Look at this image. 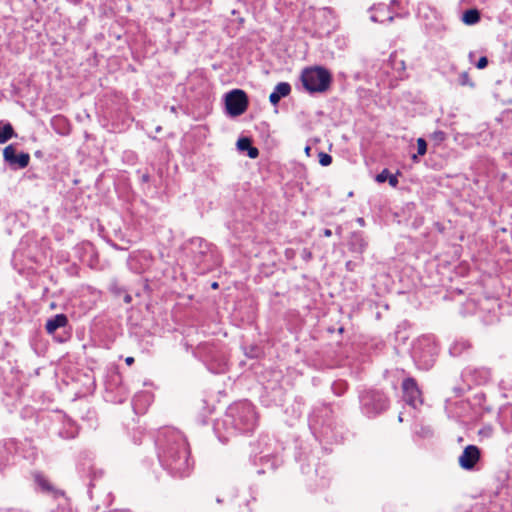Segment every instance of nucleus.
Listing matches in <instances>:
<instances>
[{"label": "nucleus", "mask_w": 512, "mask_h": 512, "mask_svg": "<svg viewBox=\"0 0 512 512\" xmlns=\"http://www.w3.org/2000/svg\"><path fill=\"white\" fill-rule=\"evenodd\" d=\"M157 457L160 465L171 476L184 478L190 475L193 464L186 437L172 427L161 428L155 438Z\"/></svg>", "instance_id": "obj_1"}, {"label": "nucleus", "mask_w": 512, "mask_h": 512, "mask_svg": "<svg viewBox=\"0 0 512 512\" xmlns=\"http://www.w3.org/2000/svg\"><path fill=\"white\" fill-rule=\"evenodd\" d=\"M257 425V413L254 405L247 401H239L231 404L222 419L214 424V432L219 441L227 443L229 438L237 435L249 433Z\"/></svg>", "instance_id": "obj_2"}, {"label": "nucleus", "mask_w": 512, "mask_h": 512, "mask_svg": "<svg viewBox=\"0 0 512 512\" xmlns=\"http://www.w3.org/2000/svg\"><path fill=\"white\" fill-rule=\"evenodd\" d=\"M189 251L200 274L213 270L221 263L217 248L201 237L190 239Z\"/></svg>", "instance_id": "obj_3"}, {"label": "nucleus", "mask_w": 512, "mask_h": 512, "mask_svg": "<svg viewBox=\"0 0 512 512\" xmlns=\"http://www.w3.org/2000/svg\"><path fill=\"white\" fill-rule=\"evenodd\" d=\"M359 408L367 418H376L390 407L388 395L381 389L365 388L358 393Z\"/></svg>", "instance_id": "obj_4"}, {"label": "nucleus", "mask_w": 512, "mask_h": 512, "mask_svg": "<svg viewBox=\"0 0 512 512\" xmlns=\"http://www.w3.org/2000/svg\"><path fill=\"white\" fill-rule=\"evenodd\" d=\"M193 354L214 374H222L227 370V357L223 347L218 343H200Z\"/></svg>", "instance_id": "obj_5"}, {"label": "nucleus", "mask_w": 512, "mask_h": 512, "mask_svg": "<svg viewBox=\"0 0 512 512\" xmlns=\"http://www.w3.org/2000/svg\"><path fill=\"white\" fill-rule=\"evenodd\" d=\"M301 82L310 94L324 93L331 86L332 74L322 66L308 67L302 71Z\"/></svg>", "instance_id": "obj_6"}, {"label": "nucleus", "mask_w": 512, "mask_h": 512, "mask_svg": "<svg viewBox=\"0 0 512 512\" xmlns=\"http://www.w3.org/2000/svg\"><path fill=\"white\" fill-rule=\"evenodd\" d=\"M438 356V347L428 337L419 339L412 348V358L416 366L421 370H429L433 367Z\"/></svg>", "instance_id": "obj_7"}, {"label": "nucleus", "mask_w": 512, "mask_h": 512, "mask_svg": "<svg viewBox=\"0 0 512 512\" xmlns=\"http://www.w3.org/2000/svg\"><path fill=\"white\" fill-rule=\"evenodd\" d=\"M249 100L246 92L241 89H233L225 95V108L227 115L237 117L248 108Z\"/></svg>", "instance_id": "obj_8"}, {"label": "nucleus", "mask_w": 512, "mask_h": 512, "mask_svg": "<svg viewBox=\"0 0 512 512\" xmlns=\"http://www.w3.org/2000/svg\"><path fill=\"white\" fill-rule=\"evenodd\" d=\"M402 390L404 401L408 405L417 408L423 404L422 392L414 378H405L402 382Z\"/></svg>", "instance_id": "obj_9"}, {"label": "nucleus", "mask_w": 512, "mask_h": 512, "mask_svg": "<svg viewBox=\"0 0 512 512\" xmlns=\"http://www.w3.org/2000/svg\"><path fill=\"white\" fill-rule=\"evenodd\" d=\"M69 324V320L66 314L60 313L52 316L46 321L45 329L46 332L54 336V339L60 343L65 342L69 337V333L64 332L56 335V332L60 329H65Z\"/></svg>", "instance_id": "obj_10"}, {"label": "nucleus", "mask_w": 512, "mask_h": 512, "mask_svg": "<svg viewBox=\"0 0 512 512\" xmlns=\"http://www.w3.org/2000/svg\"><path fill=\"white\" fill-rule=\"evenodd\" d=\"M3 158L11 169H24L29 165L30 155L26 152L17 153L14 145L10 144L3 150Z\"/></svg>", "instance_id": "obj_11"}, {"label": "nucleus", "mask_w": 512, "mask_h": 512, "mask_svg": "<svg viewBox=\"0 0 512 512\" xmlns=\"http://www.w3.org/2000/svg\"><path fill=\"white\" fill-rule=\"evenodd\" d=\"M481 451L476 445H468L464 448L462 454L459 456V465L462 469L470 471L473 470L476 464L480 461Z\"/></svg>", "instance_id": "obj_12"}, {"label": "nucleus", "mask_w": 512, "mask_h": 512, "mask_svg": "<svg viewBox=\"0 0 512 512\" xmlns=\"http://www.w3.org/2000/svg\"><path fill=\"white\" fill-rule=\"evenodd\" d=\"M332 413V409L329 405L323 404L319 408H315L309 417L310 425L313 426H321V427H330L331 419L330 415Z\"/></svg>", "instance_id": "obj_13"}, {"label": "nucleus", "mask_w": 512, "mask_h": 512, "mask_svg": "<svg viewBox=\"0 0 512 512\" xmlns=\"http://www.w3.org/2000/svg\"><path fill=\"white\" fill-rule=\"evenodd\" d=\"M464 376L470 377L476 385H482L490 380L491 371L486 367H467Z\"/></svg>", "instance_id": "obj_14"}, {"label": "nucleus", "mask_w": 512, "mask_h": 512, "mask_svg": "<svg viewBox=\"0 0 512 512\" xmlns=\"http://www.w3.org/2000/svg\"><path fill=\"white\" fill-rule=\"evenodd\" d=\"M349 250L353 253L362 256L368 247V241L361 231H354L351 233L348 241Z\"/></svg>", "instance_id": "obj_15"}, {"label": "nucleus", "mask_w": 512, "mask_h": 512, "mask_svg": "<svg viewBox=\"0 0 512 512\" xmlns=\"http://www.w3.org/2000/svg\"><path fill=\"white\" fill-rule=\"evenodd\" d=\"M269 441H270V439H269L268 436H262L258 440V443L260 445L261 444L265 445V448H263L262 450L259 451L260 461L263 464H265V463L269 464L270 463V467L271 468H276L279 465V463L281 462V460L278 457V455H275L272 452H270V449L268 448V442Z\"/></svg>", "instance_id": "obj_16"}, {"label": "nucleus", "mask_w": 512, "mask_h": 512, "mask_svg": "<svg viewBox=\"0 0 512 512\" xmlns=\"http://www.w3.org/2000/svg\"><path fill=\"white\" fill-rule=\"evenodd\" d=\"M291 92V85L288 82H279L273 89L269 96V101L272 105H277L279 101L287 97Z\"/></svg>", "instance_id": "obj_17"}, {"label": "nucleus", "mask_w": 512, "mask_h": 512, "mask_svg": "<svg viewBox=\"0 0 512 512\" xmlns=\"http://www.w3.org/2000/svg\"><path fill=\"white\" fill-rule=\"evenodd\" d=\"M236 146L240 152H247L248 157L251 159H255L259 156L258 148L252 145V140L248 137L239 138Z\"/></svg>", "instance_id": "obj_18"}, {"label": "nucleus", "mask_w": 512, "mask_h": 512, "mask_svg": "<svg viewBox=\"0 0 512 512\" xmlns=\"http://www.w3.org/2000/svg\"><path fill=\"white\" fill-rule=\"evenodd\" d=\"M35 484L37 487L43 492L47 494L57 495L58 490H56L50 481L42 474L37 473L34 476Z\"/></svg>", "instance_id": "obj_19"}, {"label": "nucleus", "mask_w": 512, "mask_h": 512, "mask_svg": "<svg viewBox=\"0 0 512 512\" xmlns=\"http://www.w3.org/2000/svg\"><path fill=\"white\" fill-rule=\"evenodd\" d=\"M51 125L56 133L59 135L69 134V124L67 119L62 115H56L51 120Z\"/></svg>", "instance_id": "obj_20"}, {"label": "nucleus", "mask_w": 512, "mask_h": 512, "mask_svg": "<svg viewBox=\"0 0 512 512\" xmlns=\"http://www.w3.org/2000/svg\"><path fill=\"white\" fill-rule=\"evenodd\" d=\"M501 424L506 432L512 431V405L507 404L499 411Z\"/></svg>", "instance_id": "obj_21"}, {"label": "nucleus", "mask_w": 512, "mask_h": 512, "mask_svg": "<svg viewBox=\"0 0 512 512\" xmlns=\"http://www.w3.org/2000/svg\"><path fill=\"white\" fill-rule=\"evenodd\" d=\"M471 348V343L465 339H459L453 342V344L449 348V353L458 357L462 355L465 351H468Z\"/></svg>", "instance_id": "obj_22"}, {"label": "nucleus", "mask_w": 512, "mask_h": 512, "mask_svg": "<svg viewBox=\"0 0 512 512\" xmlns=\"http://www.w3.org/2000/svg\"><path fill=\"white\" fill-rule=\"evenodd\" d=\"M13 126L9 122L0 121V144H4L11 138L16 137Z\"/></svg>", "instance_id": "obj_23"}, {"label": "nucleus", "mask_w": 512, "mask_h": 512, "mask_svg": "<svg viewBox=\"0 0 512 512\" xmlns=\"http://www.w3.org/2000/svg\"><path fill=\"white\" fill-rule=\"evenodd\" d=\"M398 174L399 172H397L396 174H391L390 171L387 168H385L379 174H377L376 181L378 183H384L385 181L388 180L389 185L395 188L399 183L397 177Z\"/></svg>", "instance_id": "obj_24"}, {"label": "nucleus", "mask_w": 512, "mask_h": 512, "mask_svg": "<svg viewBox=\"0 0 512 512\" xmlns=\"http://www.w3.org/2000/svg\"><path fill=\"white\" fill-rule=\"evenodd\" d=\"M13 458L14 455L9 448L0 446V472L11 464Z\"/></svg>", "instance_id": "obj_25"}, {"label": "nucleus", "mask_w": 512, "mask_h": 512, "mask_svg": "<svg viewBox=\"0 0 512 512\" xmlns=\"http://www.w3.org/2000/svg\"><path fill=\"white\" fill-rule=\"evenodd\" d=\"M480 19H481V14H480L479 10H477L475 8L466 10L462 15V21L466 25H474V24L478 23L480 21Z\"/></svg>", "instance_id": "obj_26"}, {"label": "nucleus", "mask_w": 512, "mask_h": 512, "mask_svg": "<svg viewBox=\"0 0 512 512\" xmlns=\"http://www.w3.org/2000/svg\"><path fill=\"white\" fill-rule=\"evenodd\" d=\"M473 403L479 406L485 413H490L493 410L492 406L486 405V394L483 392L476 393L473 396Z\"/></svg>", "instance_id": "obj_27"}, {"label": "nucleus", "mask_w": 512, "mask_h": 512, "mask_svg": "<svg viewBox=\"0 0 512 512\" xmlns=\"http://www.w3.org/2000/svg\"><path fill=\"white\" fill-rule=\"evenodd\" d=\"M108 291L115 297H121L125 293L126 288L117 279H111L108 284Z\"/></svg>", "instance_id": "obj_28"}, {"label": "nucleus", "mask_w": 512, "mask_h": 512, "mask_svg": "<svg viewBox=\"0 0 512 512\" xmlns=\"http://www.w3.org/2000/svg\"><path fill=\"white\" fill-rule=\"evenodd\" d=\"M78 434L77 428L69 424L67 427H63L58 431V436L62 439H74Z\"/></svg>", "instance_id": "obj_29"}, {"label": "nucleus", "mask_w": 512, "mask_h": 512, "mask_svg": "<svg viewBox=\"0 0 512 512\" xmlns=\"http://www.w3.org/2000/svg\"><path fill=\"white\" fill-rule=\"evenodd\" d=\"M331 389L336 396H342L348 389V384L345 381H335Z\"/></svg>", "instance_id": "obj_30"}, {"label": "nucleus", "mask_w": 512, "mask_h": 512, "mask_svg": "<svg viewBox=\"0 0 512 512\" xmlns=\"http://www.w3.org/2000/svg\"><path fill=\"white\" fill-rule=\"evenodd\" d=\"M260 348L256 345H250L244 347V353L249 358H257L260 355Z\"/></svg>", "instance_id": "obj_31"}, {"label": "nucleus", "mask_w": 512, "mask_h": 512, "mask_svg": "<svg viewBox=\"0 0 512 512\" xmlns=\"http://www.w3.org/2000/svg\"><path fill=\"white\" fill-rule=\"evenodd\" d=\"M458 81L461 86L474 87V83L471 81L470 76L466 71L460 73Z\"/></svg>", "instance_id": "obj_32"}, {"label": "nucleus", "mask_w": 512, "mask_h": 512, "mask_svg": "<svg viewBox=\"0 0 512 512\" xmlns=\"http://www.w3.org/2000/svg\"><path fill=\"white\" fill-rule=\"evenodd\" d=\"M102 471L101 470H96L93 466L89 467V477H91V481L89 483V493L91 492L90 489L91 487L94 486V483L93 481L97 478H101L102 477Z\"/></svg>", "instance_id": "obj_33"}, {"label": "nucleus", "mask_w": 512, "mask_h": 512, "mask_svg": "<svg viewBox=\"0 0 512 512\" xmlns=\"http://www.w3.org/2000/svg\"><path fill=\"white\" fill-rule=\"evenodd\" d=\"M427 152V143L425 139L418 138L417 139V154L420 156L425 155Z\"/></svg>", "instance_id": "obj_34"}, {"label": "nucleus", "mask_w": 512, "mask_h": 512, "mask_svg": "<svg viewBox=\"0 0 512 512\" xmlns=\"http://www.w3.org/2000/svg\"><path fill=\"white\" fill-rule=\"evenodd\" d=\"M319 163L320 165L326 167V166H329L331 163H332V156L325 153V152H320L319 153Z\"/></svg>", "instance_id": "obj_35"}, {"label": "nucleus", "mask_w": 512, "mask_h": 512, "mask_svg": "<svg viewBox=\"0 0 512 512\" xmlns=\"http://www.w3.org/2000/svg\"><path fill=\"white\" fill-rule=\"evenodd\" d=\"M431 139L436 143H441L446 139V133L442 130H436L431 134Z\"/></svg>", "instance_id": "obj_36"}, {"label": "nucleus", "mask_w": 512, "mask_h": 512, "mask_svg": "<svg viewBox=\"0 0 512 512\" xmlns=\"http://www.w3.org/2000/svg\"><path fill=\"white\" fill-rule=\"evenodd\" d=\"M363 262V257L359 256L358 261L349 260L346 262L345 267L347 271L354 272L356 268Z\"/></svg>", "instance_id": "obj_37"}, {"label": "nucleus", "mask_w": 512, "mask_h": 512, "mask_svg": "<svg viewBox=\"0 0 512 512\" xmlns=\"http://www.w3.org/2000/svg\"><path fill=\"white\" fill-rule=\"evenodd\" d=\"M390 61L395 69L399 71H404L406 69L405 62L403 60L397 61L396 57L391 55Z\"/></svg>", "instance_id": "obj_38"}, {"label": "nucleus", "mask_w": 512, "mask_h": 512, "mask_svg": "<svg viewBox=\"0 0 512 512\" xmlns=\"http://www.w3.org/2000/svg\"><path fill=\"white\" fill-rule=\"evenodd\" d=\"M488 65V58L486 56H482L479 58V60L476 62L475 66L478 69H484Z\"/></svg>", "instance_id": "obj_39"}, {"label": "nucleus", "mask_w": 512, "mask_h": 512, "mask_svg": "<svg viewBox=\"0 0 512 512\" xmlns=\"http://www.w3.org/2000/svg\"><path fill=\"white\" fill-rule=\"evenodd\" d=\"M301 257L305 262H309L313 258V254L309 249L304 248L301 252Z\"/></svg>", "instance_id": "obj_40"}, {"label": "nucleus", "mask_w": 512, "mask_h": 512, "mask_svg": "<svg viewBox=\"0 0 512 512\" xmlns=\"http://www.w3.org/2000/svg\"><path fill=\"white\" fill-rule=\"evenodd\" d=\"M140 180L142 183H148L150 181V175L149 173H143L140 175Z\"/></svg>", "instance_id": "obj_41"}, {"label": "nucleus", "mask_w": 512, "mask_h": 512, "mask_svg": "<svg viewBox=\"0 0 512 512\" xmlns=\"http://www.w3.org/2000/svg\"><path fill=\"white\" fill-rule=\"evenodd\" d=\"M122 296H123V300H124V302H125V303H127V304L131 303V301H132V297H131V295L127 292V290L125 291V293H123V294H122Z\"/></svg>", "instance_id": "obj_42"}, {"label": "nucleus", "mask_w": 512, "mask_h": 512, "mask_svg": "<svg viewBox=\"0 0 512 512\" xmlns=\"http://www.w3.org/2000/svg\"><path fill=\"white\" fill-rule=\"evenodd\" d=\"M453 391L455 392L456 396H462L464 393V389L462 387H454Z\"/></svg>", "instance_id": "obj_43"}, {"label": "nucleus", "mask_w": 512, "mask_h": 512, "mask_svg": "<svg viewBox=\"0 0 512 512\" xmlns=\"http://www.w3.org/2000/svg\"><path fill=\"white\" fill-rule=\"evenodd\" d=\"M322 235L324 237H330L332 235V231L330 229H324L323 232H322Z\"/></svg>", "instance_id": "obj_44"}, {"label": "nucleus", "mask_w": 512, "mask_h": 512, "mask_svg": "<svg viewBox=\"0 0 512 512\" xmlns=\"http://www.w3.org/2000/svg\"><path fill=\"white\" fill-rule=\"evenodd\" d=\"M142 397H146V398H149V395H142ZM141 396H137L136 399L134 400V409H136L137 407V402L140 400Z\"/></svg>", "instance_id": "obj_45"}, {"label": "nucleus", "mask_w": 512, "mask_h": 512, "mask_svg": "<svg viewBox=\"0 0 512 512\" xmlns=\"http://www.w3.org/2000/svg\"><path fill=\"white\" fill-rule=\"evenodd\" d=\"M356 222H357L360 226H365V220H364V218H362V217H358V218L356 219Z\"/></svg>", "instance_id": "obj_46"}, {"label": "nucleus", "mask_w": 512, "mask_h": 512, "mask_svg": "<svg viewBox=\"0 0 512 512\" xmlns=\"http://www.w3.org/2000/svg\"><path fill=\"white\" fill-rule=\"evenodd\" d=\"M106 512H131L129 509H112Z\"/></svg>", "instance_id": "obj_47"}, {"label": "nucleus", "mask_w": 512, "mask_h": 512, "mask_svg": "<svg viewBox=\"0 0 512 512\" xmlns=\"http://www.w3.org/2000/svg\"><path fill=\"white\" fill-rule=\"evenodd\" d=\"M125 362H126L127 365H131L132 363H134V358L133 357H127Z\"/></svg>", "instance_id": "obj_48"}, {"label": "nucleus", "mask_w": 512, "mask_h": 512, "mask_svg": "<svg viewBox=\"0 0 512 512\" xmlns=\"http://www.w3.org/2000/svg\"><path fill=\"white\" fill-rule=\"evenodd\" d=\"M34 155L37 157V158H42L43 157V152L40 151V150H37L35 151Z\"/></svg>", "instance_id": "obj_49"}, {"label": "nucleus", "mask_w": 512, "mask_h": 512, "mask_svg": "<svg viewBox=\"0 0 512 512\" xmlns=\"http://www.w3.org/2000/svg\"><path fill=\"white\" fill-rule=\"evenodd\" d=\"M371 20L374 21V22H384V20H379L376 15H372L371 16Z\"/></svg>", "instance_id": "obj_50"}, {"label": "nucleus", "mask_w": 512, "mask_h": 512, "mask_svg": "<svg viewBox=\"0 0 512 512\" xmlns=\"http://www.w3.org/2000/svg\"><path fill=\"white\" fill-rule=\"evenodd\" d=\"M310 151H311V147L310 146H306L305 147V153L309 156L310 155Z\"/></svg>", "instance_id": "obj_51"}, {"label": "nucleus", "mask_w": 512, "mask_h": 512, "mask_svg": "<svg viewBox=\"0 0 512 512\" xmlns=\"http://www.w3.org/2000/svg\"><path fill=\"white\" fill-rule=\"evenodd\" d=\"M9 512H28L22 509H11Z\"/></svg>", "instance_id": "obj_52"}, {"label": "nucleus", "mask_w": 512, "mask_h": 512, "mask_svg": "<svg viewBox=\"0 0 512 512\" xmlns=\"http://www.w3.org/2000/svg\"><path fill=\"white\" fill-rule=\"evenodd\" d=\"M211 287H212L213 289H217V288H218V283H217V282H213V283H212V285H211Z\"/></svg>", "instance_id": "obj_53"}, {"label": "nucleus", "mask_w": 512, "mask_h": 512, "mask_svg": "<svg viewBox=\"0 0 512 512\" xmlns=\"http://www.w3.org/2000/svg\"><path fill=\"white\" fill-rule=\"evenodd\" d=\"M387 21H388V22H392V21H393V16H389V17L387 18Z\"/></svg>", "instance_id": "obj_54"}, {"label": "nucleus", "mask_w": 512, "mask_h": 512, "mask_svg": "<svg viewBox=\"0 0 512 512\" xmlns=\"http://www.w3.org/2000/svg\"><path fill=\"white\" fill-rule=\"evenodd\" d=\"M412 159H413V161H417V155H416V154H414V155L412 156Z\"/></svg>", "instance_id": "obj_55"}, {"label": "nucleus", "mask_w": 512, "mask_h": 512, "mask_svg": "<svg viewBox=\"0 0 512 512\" xmlns=\"http://www.w3.org/2000/svg\"><path fill=\"white\" fill-rule=\"evenodd\" d=\"M112 246L117 250L120 249L117 244H112Z\"/></svg>", "instance_id": "obj_56"}, {"label": "nucleus", "mask_w": 512, "mask_h": 512, "mask_svg": "<svg viewBox=\"0 0 512 512\" xmlns=\"http://www.w3.org/2000/svg\"><path fill=\"white\" fill-rule=\"evenodd\" d=\"M216 501H217V503H222L223 502L221 498H217Z\"/></svg>", "instance_id": "obj_57"}, {"label": "nucleus", "mask_w": 512, "mask_h": 512, "mask_svg": "<svg viewBox=\"0 0 512 512\" xmlns=\"http://www.w3.org/2000/svg\"><path fill=\"white\" fill-rule=\"evenodd\" d=\"M398 420H399L400 422H402V421H403V419H402L401 415L398 417Z\"/></svg>", "instance_id": "obj_58"}, {"label": "nucleus", "mask_w": 512, "mask_h": 512, "mask_svg": "<svg viewBox=\"0 0 512 512\" xmlns=\"http://www.w3.org/2000/svg\"><path fill=\"white\" fill-rule=\"evenodd\" d=\"M511 155H512V153H511Z\"/></svg>", "instance_id": "obj_59"}]
</instances>
